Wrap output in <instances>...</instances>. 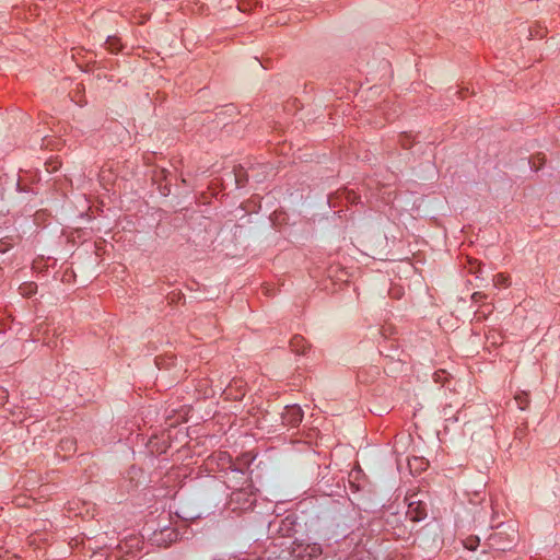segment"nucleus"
<instances>
[{
    "label": "nucleus",
    "instance_id": "nucleus-17",
    "mask_svg": "<svg viewBox=\"0 0 560 560\" xmlns=\"http://www.w3.org/2000/svg\"><path fill=\"white\" fill-rule=\"evenodd\" d=\"M12 246H13V243L10 238L4 237V238L0 240V253L1 254H4L8 250H10L12 248Z\"/></svg>",
    "mask_w": 560,
    "mask_h": 560
},
{
    "label": "nucleus",
    "instance_id": "nucleus-16",
    "mask_svg": "<svg viewBox=\"0 0 560 560\" xmlns=\"http://www.w3.org/2000/svg\"><path fill=\"white\" fill-rule=\"evenodd\" d=\"M529 163L533 164V168L535 171H538L540 168V166L545 163V156L542 154H537L536 156H534Z\"/></svg>",
    "mask_w": 560,
    "mask_h": 560
},
{
    "label": "nucleus",
    "instance_id": "nucleus-23",
    "mask_svg": "<svg viewBox=\"0 0 560 560\" xmlns=\"http://www.w3.org/2000/svg\"><path fill=\"white\" fill-rule=\"evenodd\" d=\"M485 500H486L485 498L479 499V493L478 492H476L474 494V497L470 498V502L474 503V504L475 503H482Z\"/></svg>",
    "mask_w": 560,
    "mask_h": 560
},
{
    "label": "nucleus",
    "instance_id": "nucleus-9",
    "mask_svg": "<svg viewBox=\"0 0 560 560\" xmlns=\"http://www.w3.org/2000/svg\"><path fill=\"white\" fill-rule=\"evenodd\" d=\"M223 394L229 399L240 400L245 395L244 383L242 380H232L231 383L225 387Z\"/></svg>",
    "mask_w": 560,
    "mask_h": 560
},
{
    "label": "nucleus",
    "instance_id": "nucleus-10",
    "mask_svg": "<svg viewBox=\"0 0 560 560\" xmlns=\"http://www.w3.org/2000/svg\"><path fill=\"white\" fill-rule=\"evenodd\" d=\"M255 167L250 166L248 171H246L242 165H238L234 170V178L236 186L238 188L244 187L248 182L249 176H254Z\"/></svg>",
    "mask_w": 560,
    "mask_h": 560
},
{
    "label": "nucleus",
    "instance_id": "nucleus-8",
    "mask_svg": "<svg viewBox=\"0 0 560 560\" xmlns=\"http://www.w3.org/2000/svg\"><path fill=\"white\" fill-rule=\"evenodd\" d=\"M296 515L295 514H289L283 520H281L278 533L282 537H293L296 534Z\"/></svg>",
    "mask_w": 560,
    "mask_h": 560
},
{
    "label": "nucleus",
    "instance_id": "nucleus-6",
    "mask_svg": "<svg viewBox=\"0 0 560 560\" xmlns=\"http://www.w3.org/2000/svg\"><path fill=\"white\" fill-rule=\"evenodd\" d=\"M303 416L304 413L300 406H287L281 413L282 423L295 428L302 422Z\"/></svg>",
    "mask_w": 560,
    "mask_h": 560
},
{
    "label": "nucleus",
    "instance_id": "nucleus-3",
    "mask_svg": "<svg viewBox=\"0 0 560 560\" xmlns=\"http://www.w3.org/2000/svg\"><path fill=\"white\" fill-rule=\"evenodd\" d=\"M406 501L408 502L406 515L411 522H421L428 516V502L424 493H409Z\"/></svg>",
    "mask_w": 560,
    "mask_h": 560
},
{
    "label": "nucleus",
    "instance_id": "nucleus-19",
    "mask_svg": "<svg viewBox=\"0 0 560 560\" xmlns=\"http://www.w3.org/2000/svg\"><path fill=\"white\" fill-rule=\"evenodd\" d=\"M346 199L348 202L357 203L359 196L354 191H346Z\"/></svg>",
    "mask_w": 560,
    "mask_h": 560
},
{
    "label": "nucleus",
    "instance_id": "nucleus-22",
    "mask_svg": "<svg viewBox=\"0 0 560 560\" xmlns=\"http://www.w3.org/2000/svg\"><path fill=\"white\" fill-rule=\"evenodd\" d=\"M485 298V294L481 293V292H475L472 295H471V300L474 302H479L481 301L482 299Z\"/></svg>",
    "mask_w": 560,
    "mask_h": 560
},
{
    "label": "nucleus",
    "instance_id": "nucleus-25",
    "mask_svg": "<svg viewBox=\"0 0 560 560\" xmlns=\"http://www.w3.org/2000/svg\"><path fill=\"white\" fill-rule=\"evenodd\" d=\"M413 462H415V463L424 464V463H423L421 459H419V458H415V459H413Z\"/></svg>",
    "mask_w": 560,
    "mask_h": 560
},
{
    "label": "nucleus",
    "instance_id": "nucleus-12",
    "mask_svg": "<svg viewBox=\"0 0 560 560\" xmlns=\"http://www.w3.org/2000/svg\"><path fill=\"white\" fill-rule=\"evenodd\" d=\"M398 142L405 150H409L416 143L415 137L410 132H401L398 136Z\"/></svg>",
    "mask_w": 560,
    "mask_h": 560
},
{
    "label": "nucleus",
    "instance_id": "nucleus-24",
    "mask_svg": "<svg viewBox=\"0 0 560 560\" xmlns=\"http://www.w3.org/2000/svg\"><path fill=\"white\" fill-rule=\"evenodd\" d=\"M523 433H524V431H523L522 429H518V430L516 431V433H515V434H516V436H517V438H520V439H521V436L523 435Z\"/></svg>",
    "mask_w": 560,
    "mask_h": 560
},
{
    "label": "nucleus",
    "instance_id": "nucleus-11",
    "mask_svg": "<svg viewBox=\"0 0 560 560\" xmlns=\"http://www.w3.org/2000/svg\"><path fill=\"white\" fill-rule=\"evenodd\" d=\"M310 347L307 341L301 335H295L290 340V348L296 354H304L305 350Z\"/></svg>",
    "mask_w": 560,
    "mask_h": 560
},
{
    "label": "nucleus",
    "instance_id": "nucleus-2",
    "mask_svg": "<svg viewBox=\"0 0 560 560\" xmlns=\"http://www.w3.org/2000/svg\"><path fill=\"white\" fill-rule=\"evenodd\" d=\"M292 557L299 560H314L323 553L322 545L295 538L290 547Z\"/></svg>",
    "mask_w": 560,
    "mask_h": 560
},
{
    "label": "nucleus",
    "instance_id": "nucleus-26",
    "mask_svg": "<svg viewBox=\"0 0 560 560\" xmlns=\"http://www.w3.org/2000/svg\"><path fill=\"white\" fill-rule=\"evenodd\" d=\"M244 465H246L248 467L249 466V460L245 459Z\"/></svg>",
    "mask_w": 560,
    "mask_h": 560
},
{
    "label": "nucleus",
    "instance_id": "nucleus-5",
    "mask_svg": "<svg viewBox=\"0 0 560 560\" xmlns=\"http://www.w3.org/2000/svg\"><path fill=\"white\" fill-rule=\"evenodd\" d=\"M489 545L490 547L497 549V550H500V551H505V550H510L512 548V546L514 545L515 542V536H510L509 534H506L505 532L503 530H498L495 533H492L489 538Z\"/></svg>",
    "mask_w": 560,
    "mask_h": 560
},
{
    "label": "nucleus",
    "instance_id": "nucleus-20",
    "mask_svg": "<svg viewBox=\"0 0 560 560\" xmlns=\"http://www.w3.org/2000/svg\"><path fill=\"white\" fill-rule=\"evenodd\" d=\"M159 190H160L161 195H163V196H168L171 192V188H170L168 184H165L163 186L159 185Z\"/></svg>",
    "mask_w": 560,
    "mask_h": 560
},
{
    "label": "nucleus",
    "instance_id": "nucleus-4",
    "mask_svg": "<svg viewBox=\"0 0 560 560\" xmlns=\"http://www.w3.org/2000/svg\"><path fill=\"white\" fill-rule=\"evenodd\" d=\"M178 536L179 533L176 528L172 526H164L153 530L150 536V541L154 546L166 548L171 544L175 542L178 539Z\"/></svg>",
    "mask_w": 560,
    "mask_h": 560
},
{
    "label": "nucleus",
    "instance_id": "nucleus-18",
    "mask_svg": "<svg viewBox=\"0 0 560 560\" xmlns=\"http://www.w3.org/2000/svg\"><path fill=\"white\" fill-rule=\"evenodd\" d=\"M74 441L71 440V439H65V440H61L60 442V447L63 450V451H74L75 447H74Z\"/></svg>",
    "mask_w": 560,
    "mask_h": 560
},
{
    "label": "nucleus",
    "instance_id": "nucleus-7",
    "mask_svg": "<svg viewBox=\"0 0 560 560\" xmlns=\"http://www.w3.org/2000/svg\"><path fill=\"white\" fill-rule=\"evenodd\" d=\"M218 465L222 470H231V472L240 474L244 478L245 470L241 468L228 452H219L217 455Z\"/></svg>",
    "mask_w": 560,
    "mask_h": 560
},
{
    "label": "nucleus",
    "instance_id": "nucleus-21",
    "mask_svg": "<svg viewBox=\"0 0 560 560\" xmlns=\"http://www.w3.org/2000/svg\"><path fill=\"white\" fill-rule=\"evenodd\" d=\"M495 278H497V283H498V284L508 285V283H506V280H508V279H506V277H505V276H503L502 273L497 275V276H495Z\"/></svg>",
    "mask_w": 560,
    "mask_h": 560
},
{
    "label": "nucleus",
    "instance_id": "nucleus-15",
    "mask_svg": "<svg viewBox=\"0 0 560 560\" xmlns=\"http://www.w3.org/2000/svg\"><path fill=\"white\" fill-rule=\"evenodd\" d=\"M479 541H480V540H479V537H477V536H470V537H468V538L464 541V546H465V548H467V549H469V550L474 551V550H476V548L478 547Z\"/></svg>",
    "mask_w": 560,
    "mask_h": 560
},
{
    "label": "nucleus",
    "instance_id": "nucleus-1",
    "mask_svg": "<svg viewBox=\"0 0 560 560\" xmlns=\"http://www.w3.org/2000/svg\"><path fill=\"white\" fill-rule=\"evenodd\" d=\"M257 489L254 488L252 480L245 478L242 487L236 488L230 494L228 508L232 512H247L253 510L257 501Z\"/></svg>",
    "mask_w": 560,
    "mask_h": 560
},
{
    "label": "nucleus",
    "instance_id": "nucleus-13",
    "mask_svg": "<svg viewBox=\"0 0 560 560\" xmlns=\"http://www.w3.org/2000/svg\"><path fill=\"white\" fill-rule=\"evenodd\" d=\"M105 45L107 50H109L112 54H117L122 48L119 38L116 36H108L106 38Z\"/></svg>",
    "mask_w": 560,
    "mask_h": 560
},
{
    "label": "nucleus",
    "instance_id": "nucleus-14",
    "mask_svg": "<svg viewBox=\"0 0 560 560\" xmlns=\"http://www.w3.org/2000/svg\"><path fill=\"white\" fill-rule=\"evenodd\" d=\"M514 399L521 410H525L529 405V395L526 392L516 393Z\"/></svg>",
    "mask_w": 560,
    "mask_h": 560
}]
</instances>
